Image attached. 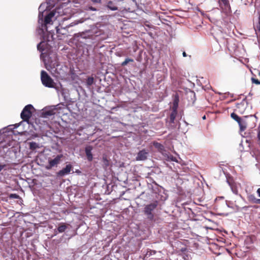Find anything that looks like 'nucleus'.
I'll list each match as a JSON object with an SVG mask.
<instances>
[{
  "label": "nucleus",
  "mask_w": 260,
  "mask_h": 260,
  "mask_svg": "<svg viewBox=\"0 0 260 260\" xmlns=\"http://www.w3.org/2000/svg\"><path fill=\"white\" fill-rule=\"evenodd\" d=\"M48 3L42 4L39 7L38 23L39 27L37 30L39 34L43 35L44 29L47 30L48 25L52 24V18L55 15V12L54 11L48 12L47 11L49 6Z\"/></svg>",
  "instance_id": "1"
},
{
  "label": "nucleus",
  "mask_w": 260,
  "mask_h": 260,
  "mask_svg": "<svg viewBox=\"0 0 260 260\" xmlns=\"http://www.w3.org/2000/svg\"><path fill=\"white\" fill-rule=\"evenodd\" d=\"M148 188L152 191L153 197L155 199L154 201L165 202L168 198V194L167 190L162 186L159 185L154 181L152 183L148 184Z\"/></svg>",
  "instance_id": "2"
},
{
  "label": "nucleus",
  "mask_w": 260,
  "mask_h": 260,
  "mask_svg": "<svg viewBox=\"0 0 260 260\" xmlns=\"http://www.w3.org/2000/svg\"><path fill=\"white\" fill-rule=\"evenodd\" d=\"M45 65L46 69L54 76H61L63 74L62 66L59 63L58 58L56 57H50L47 62H45Z\"/></svg>",
  "instance_id": "3"
},
{
  "label": "nucleus",
  "mask_w": 260,
  "mask_h": 260,
  "mask_svg": "<svg viewBox=\"0 0 260 260\" xmlns=\"http://www.w3.org/2000/svg\"><path fill=\"white\" fill-rule=\"evenodd\" d=\"M37 31H38L37 30ZM38 34L41 37L42 40L37 45V49L38 50L41 52L42 54H43V52L46 50L47 46V42H49L51 40H53V35L54 34L53 30H48V27H47V30L44 29L43 35L42 34H39L38 31H37Z\"/></svg>",
  "instance_id": "4"
},
{
  "label": "nucleus",
  "mask_w": 260,
  "mask_h": 260,
  "mask_svg": "<svg viewBox=\"0 0 260 260\" xmlns=\"http://www.w3.org/2000/svg\"><path fill=\"white\" fill-rule=\"evenodd\" d=\"M157 201H153L145 206L143 212L148 221L152 222L155 219V210L158 207Z\"/></svg>",
  "instance_id": "5"
},
{
  "label": "nucleus",
  "mask_w": 260,
  "mask_h": 260,
  "mask_svg": "<svg viewBox=\"0 0 260 260\" xmlns=\"http://www.w3.org/2000/svg\"><path fill=\"white\" fill-rule=\"evenodd\" d=\"M41 80L42 84L48 88L55 89L58 86L48 74L44 70H42L41 73Z\"/></svg>",
  "instance_id": "6"
},
{
  "label": "nucleus",
  "mask_w": 260,
  "mask_h": 260,
  "mask_svg": "<svg viewBox=\"0 0 260 260\" xmlns=\"http://www.w3.org/2000/svg\"><path fill=\"white\" fill-rule=\"evenodd\" d=\"M177 114V113L171 112L169 117L166 119V126L169 129L174 130L179 127V122L176 119Z\"/></svg>",
  "instance_id": "7"
},
{
  "label": "nucleus",
  "mask_w": 260,
  "mask_h": 260,
  "mask_svg": "<svg viewBox=\"0 0 260 260\" xmlns=\"http://www.w3.org/2000/svg\"><path fill=\"white\" fill-rule=\"evenodd\" d=\"M34 109V108L31 104H28L24 107L20 114L21 118L23 122L30 124L29 119L32 116V110Z\"/></svg>",
  "instance_id": "8"
},
{
  "label": "nucleus",
  "mask_w": 260,
  "mask_h": 260,
  "mask_svg": "<svg viewBox=\"0 0 260 260\" xmlns=\"http://www.w3.org/2000/svg\"><path fill=\"white\" fill-rule=\"evenodd\" d=\"M55 90L59 97H61L63 100L66 103H69L71 102V99L70 96L69 91L62 87L61 85H58Z\"/></svg>",
  "instance_id": "9"
},
{
  "label": "nucleus",
  "mask_w": 260,
  "mask_h": 260,
  "mask_svg": "<svg viewBox=\"0 0 260 260\" xmlns=\"http://www.w3.org/2000/svg\"><path fill=\"white\" fill-rule=\"evenodd\" d=\"M70 230V228L69 224L64 222H60L58 224L56 228L54 230V235L56 236L58 234L64 233V235L68 236L67 233Z\"/></svg>",
  "instance_id": "10"
},
{
  "label": "nucleus",
  "mask_w": 260,
  "mask_h": 260,
  "mask_svg": "<svg viewBox=\"0 0 260 260\" xmlns=\"http://www.w3.org/2000/svg\"><path fill=\"white\" fill-rule=\"evenodd\" d=\"M63 155L62 154H57L53 158H50L48 160V164L46 166L47 170H51L53 167H57L61 161Z\"/></svg>",
  "instance_id": "11"
},
{
  "label": "nucleus",
  "mask_w": 260,
  "mask_h": 260,
  "mask_svg": "<svg viewBox=\"0 0 260 260\" xmlns=\"http://www.w3.org/2000/svg\"><path fill=\"white\" fill-rule=\"evenodd\" d=\"M218 3L221 9V13L228 15L231 12V7L228 0H218Z\"/></svg>",
  "instance_id": "12"
},
{
  "label": "nucleus",
  "mask_w": 260,
  "mask_h": 260,
  "mask_svg": "<svg viewBox=\"0 0 260 260\" xmlns=\"http://www.w3.org/2000/svg\"><path fill=\"white\" fill-rule=\"evenodd\" d=\"M231 117L238 122L241 131H244L245 129L246 128V123L240 117L234 112L231 114Z\"/></svg>",
  "instance_id": "13"
},
{
  "label": "nucleus",
  "mask_w": 260,
  "mask_h": 260,
  "mask_svg": "<svg viewBox=\"0 0 260 260\" xmlns=\"http://www.w3.org/2000/svg\"><path fill=\"white\" fill-rule=\"evenodd\" d=\"M72 166L71 164L67 165L65 168L60 170L57 173V176L58 177H63L69 174L72 169Z\"/></svg>",
  "instance_id": "14"
},
{
  "label": "nucleus",
  "mask_w": 260,
  "mask_h": 260,
  "mask_svg": "<svg viewBox=\"0 0 260 260\" xmlns=\"http://www.w3.org/2000/svg\"><path fill=\"white\" fill-rule=\"evenodd\" d=\"M148 156V152L145 149H142L139 151L136 156V160L138 161L146 160Z\"/></svg>",
  "instance_id": "15"
},
{
  "label": "nucleus",
  "mask_w": 260,
  "mask_h": 260,
  "mask_svg": "<svg viewBox=\"0 0 260 260\" xmlns=\"http://www.w3.org/2000/svg\"><path fill=\"white\" fill-rule=\"evenodd\" d=\"M77 24V23L72 22V23H70V24L67 25L66 26V27H61V28H59V26H55V29H56V33L58 34H60V35H64L66 34V32H67L66 28H69L70 27L73 26Z\"/></svg>",
  "instance_id": "16"
},
{
  "label": "nucleus",
  "mask_w": 260,
  "mask_h": 260,
  "mask_svg": "<svg viewBox=\"0 0 260 260\" xmlns=\"http://www.w3.org/2000/svg\"><path fill=\"white\" fill-rule=\"evenodd\" d=\"M93 147L91 145H87L85 148V153L87 157L88 161H91L93 160V154L92 150Z\"/></svg>",
  "instance_id": "17"
},
{
  "label": "nucleus",
  "mask_w": 260,
  "mask_h": 260,
  "mask_svg": "<svg viewBox=\"0 0 260 260\" xmlns=\"http://www.w3.org/2000/svg\"><path fill=\"white\" fill-rule=\"evenodd\" d=\"M153 146L158 150V152L163 154L165 151V148L164 146L157 142H153Z\"/></svg>",
  "instance_id": "18"
},
{
  "label": "nucleus",
  "mask_w": 260,
  "mask_h": 260,
  "mask_svg": "<svg viewBox=\"0 0 260 260\" xmlns=\"http://www.w3.org/2000/svg\"><path fill=\"white\" fill-rule=\"evenodd\" d=\"M248 201L252 203L259 204H260V199H257L254 194H249L247 197Z\"/></svg>",
  "instance_id": "19"
},
{
  "label": "nucleus",
  "mask_w": 260,
  "mask_h": 260,
  "mask_svg": "<svg viewBox=\"0 0 260 260\" xmlns=\"http://www.w3.org/2000/svg\"><path fill=\"white\" fill-rule=\"evenodd\" d=\"M179 98L178 96H175L173 103L172 112L174 113H177V109L178 107Z\"/></svg>",
  "instance_id": "20"
},
{
  "label": "nucleus",
  "mask_w": 260,
  "mask_h": 260,
  "mask_svg": "<svg viewBox=\"0 0 260 260\" xmlns=\"http://www.w3.org/2000/svg\"><path fill=\"white\" fill-rule=\"evenodd\" d=\"M42 114L44 117H47L48 116H50L54 115V110L52 109H46L43 111Z\"/></svg>",
  "instance_id": "21"
},
{
  "label": "nucleus",
  "mask_w": 260,
  "mask_h": 260,
  "mask_svg": "<svg viewBox=\"0 0 260 260\" xmlns=\"http://www.w3.org/2000/svg\"><path fill=\"white\" fill-rule=\"evenodd\" d=\"M102 166L105 169H106L109 166L110 161L107 159L106 155H103L102 158Z\"/></svg>",
  "instance_id": "22"
},
{
  "label": "nucleus",
  "mask_w": 260,
  "mask_h": 260,
  "mask_svg": "<svg viewBox=\"0 0 260 260\" xmlns=\"http://www.w3.org/2000/svg\"><path fill=\"white\" fill-rule=\"evenodd\" d=\"M107 7L111 11H116L118 10V8L115 4L111 1L108 2L107 5Z\"/></svg>",
  "instance_id": "23"
},
{
  "label": "nucleus",
  "mask_w": 260,
  "mask_h": 260,
  "mask_svg": "<svg viewBox=\"0 0 260 260\" xmlns=\"http://www.w3.org/2000/svg\"><path fill=\"white\" fill-rule=\"evenodd\" d=\"M29 149L31 150H35L36 149L39 148V144L35 142H29Z\"/></svg>",
  "instance_id": "24"
},
{
  "label": "nucleus",
  "mask_w": 260,
  "mask_h": 260,
  "mask_svg": "<svg viewBox=\"0 0 260 260\" xmlns=\"http://www.w3.org/2000/svg\"><path fill=\"white\" fill-rule=\"evenodd\" d=\"M227 182L230 186L232 192L234 194H237L238 193V191L237 187L233 184L231 183L229 180H227Z\"/></svg>",
  "instance_id": "25"
},
{
  "label": "nucleus",
  "mask_w": 260,
  "mask_h": 260,
  "mask_svg": "<svg viewBox=\"0 0 260 260\" xmlns=\"http://www.w3.org/2000/svg\"><path fill=\"white\" fill-rule=\"evenodd\" d=\"M134 62V60L132 58L127 57L125 59L124 61L121 63V66L124 67L126 66L129 62Z\"/></svg>",
  "instance_id": "26"
},
{
  "label": "nucleus",
  "mask_w": 260,
  "mask_h": 260,
  "mask_svg": "<svg viewBox=\"0 0 260 260\" xmlns=\"http://www.w3.org/2000/svg\"><path fill=\"white\" fill-rule=\"evenodd\" d=\"M94 82V79L92 77H88L86 80V84L89 87L92 85Z\"/></svg>",
  "instance_id": "27"
},
{
  "label": "nucleus",
  "mask_w": 260,
  "mask_h": 260,
  "mask_svg": "<svg viewBox=\"0 0 260 260\" xmlns=\"http://www.w3.org/2000/svg\"><path fill=\"white\" fill-rule=\"evenodd\" d=\"M226 206L232 209H234L235 207H237L231 201H226Z\"/></svg>",
  "instance_id": "28"
},
{
  "label": "nucleus",
  "mask_w": 260,
  "mask_h": 260,
  "mask_svg": "<svg viewBox=\"0 0 260 260\" xmlns=\"http://www.w3.org/2000/svg\"><path fill=\"white\" fill-rule=\"evenodd\" d=\"M90 31L89 30V31H87L86 32H83L81 34V36L82 38H86L88 37H89V35H86L87 34H88V33H90Z\"/></svg>",
  "instance_id": "29"
},
{
  "label": "nucleus",
  "mask_w": 260,
  "mask_h": 260,
  "mask_svg": "<svg viewBox=\"0 0 260 260\" xmlns=\"http://www.w3.org/2000/svg\"><path fill=\"white\" fill-rule=\"evenodd\" d=\"M251 81L253 83H254L256 85H259L260 84V81L258 80L257 79H255L254 78H251Z\"/></svg>",
  "instance_id": "30"
},
{
  "label": "nucleus",
  "mask_w": 260,
  "mask_h": 260,
  "mask_svg": "<svg viewBox=\"0 0 260 260\" xmlns=\"http://www.w3.org/2000/svg\"><path fill=\"white\" fill-rule=\"evenodd\" d=\"M10 198L18 199L19 198V195L16 193H12L10 195Z\"/></svg>",
  "instance_id": "31"
},
{
  "label": "nucleus",
  "mask_w": 260,
  "mask_h": 260,
  "mask_svg": "<svg viewBox=\"0 0 260 260\" xmlns=\"http://www.w3.org/2000/svg\"><path fill=\"white\" fill-rule=\"evenodd\" d=\"M257 142H258V144L260 145V130L259 129L257 130Z\"/></svg>",
  "instance_id": "32"
},
{
  "label": "nucleus",
  "mask_w": 260,
  "mask_h": 260,
  "mask_svg": "<svg viewBox=\"0 0 260 260\" xmlns=\"http://www.w3.org/2000/svg\"><path fill=\"white\" fill-rule=\"evenodd\" d=\"M88 10L92 11H98V9L92 6H88Z\"/></svg>",
  "instance_id": "33"
},
{
  "label": "nucleus",
  "mask_w": 260,
  "mask_h": 260,
  "mask_svg": "<svg viewBox=\"0 0 260 260\" xmlns=\"http://www.w3.org/2000/svg\"><path fill=\"white\" fill-rule=\"evenodd\" d=\"M94 4H101L102 0H90Z\"/></svg>",
  "instance_id": "34"
},
{
  "label": "nucleus",
  "mask_w": 260,
  "mask_h": 260,
  "mask_svg": "<svg viewBox=\"0 0 260 260\" xmlns=\"http://www.w3.org/2000/svg\"><path fill=\"white\" fill-rule=\"evenodd\" d=\"M6 167V164H0V172L3 169Z\"/></svg>",
  "instance_id": "35"
},
{
  "label": "nucleus",
  "mask_w": 260,
  "mask_h": 260,
  "mask_svg": "<svg viewBox=\"0 0 260 260\" xmlns=\"http://www.w3.org/2000/svg\"><path fill=\"white\" fill-rule=\"evenodd\" d=\"M101 260H111L109 256H105Z\"/></svg>",
  "instance_id": "36"
},
{
  "label": "nucleus",
  "mask_w": 260,
  "mask_h": 260,
  "mask_svg": "<svg viewBox=\"0 0 260 260\" xmlns=\"http://www.w3.org/2000/svg\"><path fill=\"white\" fill-rule=\"evenodd\" d=\"M22 123V122H21L19 123H16L14 125V128H17L18 127H19L20 124Z\"/></svg>",
  "instance_id": "37"
},
{
  "label": "nucleus",
  "mask_w": 260,
  "mask_h": 260,
  "mask_svg": "<svg viewBox=\"0 0 260 260\" xmlns=\"http://www.w3.org/2000/svg\"><path fill=\"white\" fill-rule=\"evenodd\" d=\"M256 192H257L258 197H260V188L257 189Z\"/></svg>",
  "instance_id": "38"
},
{
  "label": "nucleus",
  "mask_w": 260,
  "mask_h": 260,
  "mask_svg": "<svg viewBox=\"0 0 260 260\" xmlns=\"http://www.w3.org/2000/svg\"><path fill=\"white\" fill-rule=\"evenodd\" d=\"M182 55L183 57H186L188 55H187V54L186 53V52L185 51H183V53H182Z\"/></svg>",
  "instance_id": "39"
},
{
  "label": "nucleus",
  "mask_w": 260,
  "mask_h": 260,
  "mask_svg": "<svg viewBox=\"0 0 260 260\" xmlns=\"http://www.w3.org/2000/svg\"><path fill=\"white\" fill-rule=\"evenodd\" d=\"M31 125H32V127H33L34 128L35 130H36V131L37 130L38 128L37 127H36L35 125H34L33 124H31Z\"/></svg>",
  "instance_id": "40"
},
{
  "label": "nucleus",
  "mask_w": 260,
  "mask_h": 260,
  "mask_svg": "<svg viewBox=\"0 0 260 260\" xmlns=\"http://www.w3.org/2000/svg\"><path fill=\"white\" fill-rule=\"evenodd\" d=\"M202 119L203 120H205L206 119V115H204L203 117H202Z\"/></svg>",
  "instance_id": "41"
},
{
  "label": "nucleus",
  "mask_w": 260,
  "mask_h": 260,
  "mask_svg": "<svg viewBox=\"0 0 260 260\" xmlns=\"http://www.w3.org/2000/svg\"><path fill=\"white\" fill-rule=\"evenodd\" d=\"M172 160L173 161H177V160H176V159L175 158H172Z\"/></svg>",
  "instance_id": "42"
},
{
  "label": "nucleus",
  "mask_w": 260,
  "mask_h": 260,
  "mask_svg": "<svg viewBox=\"0 0 260 260\" xmlns=\"http://www.w3.org/2000/svg\"><path fill=\"white\" fill-rule=\"evenodd\" d=\"M191 93L193 94V95H195V93L193 91H191Z\"/></svg>",
  "instance_id": "43"
},
{
  "label": "nucleus",
  "mask_w": 260,
  "mask_h": 260,
  "mask_svg": "<svg viewBox=\"0 0 260 260\" xmlns=\"http://www.w3.org/2000/svg\"><path fill=\"white\" fill-rule=\"evenodd\" d=\"M149 35L150 36H151V35H152V34L151 32H150V33H149Z\"/></svg>",
  "instance_id": "44"
},
{
  "label": "nucleus",
  "mask_w": 260,
  "mask_h": 260,
  "mask_svg": "<svg viewBox=\"0 0 260 260\" xmlns=\"http://www.w3.org/2000/svg\"><path fill=\"white\" fill-rule=\"evenodd\" d=\"M249 95H252V94L251 92H249Z\"/></svg>",
  "instance_id": "45"
},
{
  "label": "nucleus",
  "mask_w": 260,
  "mask_h": 260,
  "mask_svg": "<svg viewBox=\"0 0 260 260\" xmlns=\"http://www.w3.org/2000/svg\"><path fill=\"white\" fill-rule=\"evenodd\" d=\"M72 236H70L68 238V239H70L71 238Z\"/></svg>",
  "instance_id": "46"
},
{
  "label": "nucleus",
  "mask_w": 260,
  "mask_h": 260,
  "mask_svg": "<svg viewBox=\"0 0 260 260\" xmlns=\"http://www.w3.org/2000/svg\"><path fill=\"white\" fill-rule=\"evenodd\" d=\"M231 94V96L233 97V94Z\"/></svg>",
  "instance_id": "47"
},
{
  "label": "nucleus",
  "mask_w": 260,
  "mask_h": 260,
  "mask_svg": "<svg viewBox=\"0 0 260 260\" xmlns=\"http://www.w3.org/2000/svg\"><path fill=\"white\" fill-rule=\"evenodd\" d=\"M214 10H219V9H214Z\"/></svg>",
  "instance_id": "48"
},
{
  "label": "nucleus",
  "mask_w": 260,
  "mask_h": 260,
  "mask_svg": "<svg viewBox=\"0 0 260 260\" xmlns=\"http://www.w3.org/2000/svg\"><path fill=\"white\" fill-rule=\"evenodd\" d=\"M189 58L190 59L191 58V55H188Z\"/></svg>",
  "instance_id": "49"
}]
</instances>
